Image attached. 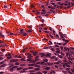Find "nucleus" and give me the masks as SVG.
Masks as SVG:
<instances>
[{"mask_svg":"<svg viewBox=\"0 0 74 74\" xmlns=\"http://www.w3.org/2000/svg\"><path fill=\"white\" fill-rule=\"evenodd\" d=\"M55 58V56H53V57H52L51 58V59H54V58Z\"/></svg>","mask_w":74,"mask_h":74,"instance_id":"de8ad7c7","label":"nucleus"},{"mask_svg":"<svg viewBox=\"0 0 74 74\" xmlns=\"http://www.w3.org/2000/svg\"><path fill=\"white\" fill-rule=\"evenodd\" d=\"M22 58V57L20 56L18 57V58Z\"/></svg>","mask_w":74,"mask_h":74,"instance_id":"338daca9","label":"nucleus"},{"mask_svg":"<svg viewBox=\"0 0 74 74\" xmlns=\"http://www.w3.org/2000/svg\"><path fill=\"white\" fill-rule=\"evenodd\" d=\"M62 62H55L54 63V64H59V63H60Z\"/></svg>","mask_w":74,"mask_h":74,"instance_id":"4468645a","label":"nucleus"},{"mask_svg":"<svg viewBox=\"0 0 74 74\" xmlns=\"http://www.w3.org/2000/svg\"><path fill=\"white\" fill-rule=\"evenodd\" d=\"M42 72L45 74H46L47 73V71H43Z\"/></svg>","mask_w":74,"mask_h":74,"instance_id":"c756f323","label":"nucleus"},{"mask_svg":"<svg viewBox=\"0 0 74 74\" xmlns=\"http://www.w3.org/2000/svg\"><path fill=\"white\" fill-rule=\"evenodd\" d=\"M0 36L1 37H3V38H4V37L5 36H4V35H3V34H2L0 35Z\"/></svg>","mask_w":74,"mask_h":74,"instance_id":"bb28decb","label":"nucleus"},{"mask_svg":"<svg viewBox=\"0 0 74 74\" xmlns=\"http://www.w3.org/2000/svg\"><path fill=\"white\" fill-rule=\"evenodd\" d=\"M40 62H37V63H36V64H40Z\"/></svg>","mask_w":74,"mask_h":74,"instance_id":"603ef678","label":"nucleus"},{"mask_svg":"<svg viewBox=\"0 0 74 74\" xmlns=\"http://www.w3.org/2000/svg\"><path fill=\"white\" fill-rule=\"evenodd\" d=\"M18 59H12L10 60L11 62H18Z\"/></svg>","mask_w":74,"mask_h":74,"instance_id":"423d86ee","label":"nucleus"},{"mask_svg":"<svg viewBox=\"0 0 74 74\" xmlns=\"http://www.w3.org/2000/svg\"><path fill=\"white\" fill-rule=\"evenodd\" d=\"M14 70V69L13 68H12V69H10V71H13V70Z\"/></svg>","mask_w":74,"mask_h":74,"instance_id":"5fc2aeb1","label":"nucleus"},{"mask_svg":"<svg viewBox=\"0 0 74 74\" xmlns=\"http://www.w3.org/2000/svg\"><path fill=\"white\" fill-rule=\"evenodd\" d=\"M60 53L62 55H63V56H64V54L63 53L61 52Z\"/></svg>","mask_w":74,"mask_h":74,"instance_id":"4c0bfd02","label":"nucleus"},{"mask_svg":"<svg viewBox=\"0 0 74 74\" xmlns=\"http://www.w3.org/2000/svg\"><path fill=\"white\" fill-rule=\"evenodd\" d=\"M57 44H58L59 45H62V44L61 43H57Z\"/></svg>","mask_w":74,"mask_h":74,"instance_id":"0e129e2a","label":"nucleus"},{"mask_svg":"<svg viewBox=\"0 0 74 74\" xmlns=\"http://www.w3.org/2000/svg\"><path fill=\"white\" fill-rule=\"evenodd\" d=\"M21 61H26V60H25L24 59V58H22L21 59Z\"/></svg>","mask_w":74,"mask_h":74,"instance_id":"4be33fe9","label":"nucleus"},{"mask_svg":"<svg viewBox=\"0 0 74 74\" xmlns=\"http://www.w3.org/2000/svg\"><path fill=\"white\" fill-rule=\"evenodd\" d=\"M27 33H24L23 34V36H27Z\"/></svg>","mask_w":74,"mask_h":74,"instance_id":"f8f14e48","label":"nucleus"},{"mask_svg":"<svg viewBox=\"0 0 74 74\" xmlns=\"http://www.w3.org/2000/svg\"><path fill=\"white\" fill-rule=\"evenodd\" d=\"M43 49H48V47H43Z\"/></svg>","mask_w":74,"mask_h":74,"instance_id":"a19ab883","label":"nucleus"},{"mask_svg":"<svg viewBox=\"0 0 74 74\" xmlns=\"http://www.w3.org/2000/svg\"><path fill=\"white\" fill-rule=\"evenodd\" d=\"M10 35H11V36L14 35V33H10Z\"/></svg>","mask_w":74,"mask_h":74,"instance_id":"c9c22d12","label":"nucleus"},{"mask_svg":"<svg viewBox=\"0 0 74 74\" xmlns=\"http://www.w3.org/2000/svg\"><path fill=\"white\" fill-rule=\"evenodd\" d=\"M60 49L62 51H63V47H60Z\"/></svg>","mask_w":74,"mask_h":74,"instance_id":"2f4dec72","label":"nucleus"},{"mask_svg":"<svg viewBox=\"0 0 74 74\" xmlns=\"http://www.w3.org/2000/svg\"><path fill=\"white\" fill-rule=\"evenodd\" d=\"M18 66H16L13 67V68H14L15 69H16V68H18Z\"/></svg>","mask_w":74,"mask_h":74,"instance_id":"f704fd0d","label":"nucleus"},{"mask_svg":"<svg viewBox=\"0 0 74 74\" xmlns=\"http://www.w3.org/2000/svg\"><path fill=\"white\" fill-rule=\"evenodd\" d=\"M30 74H36V73H30Z\"/></svg>","mask_w":74,"mask_h":74,"instance_id":"774afa93","label":"nucleus"},{"mask_svg":"<svg viewBox=\"0 0 74 74\" xmlns=\"http://www.w3.org/2000/svg\"><path fill=\"white\" fill-rule=\"evenodd\" d=\"M28 66H35V67H40V65H39V66L36 65H35V64H28Z\"/></svg>","mask_w":74,"mask_h":74,"instance_id":"f03ea898","label":"nucleus"},{"mask_svg":"<svg viewBox=\"0 0 74 74\" xmlns=\"http://www.w3.org/2000/svg\"><path fill=\"white\" fill-rule=\"evenodd\" d=\"M57 56H59L60 58H63V57L61 55H59V54H58L57 55Z\"/></svg>","mask_w":74,"mask_h":74,"instance_id":"9d476101","label":"nucleus"},{"mask_svg":"<svg viewBox=\"0 0 74 74\" xmlns=\"http://www.w3.org/2000/svg\"><path fill=\"white\" fill-rule=\"evenodd\" d=\"M61 36V37L62 38H64V37H63V36L62 35V34L61 35H60Z\"/></svg>","mask_w":74,"mask_h":74,"instance_id":"864d4df0","label":"nucleus"},{"mask_svg":"<svg viewBox=\"0 0 74 74\" xmlns=\"http://www.w3.org/2000/svg\"><path fill=\"white\" fill-rule=\"evenodd\" d=\"M63 35L65 37H67V35L65 34H64Z\"/></svg>","mask_w":74,"mask_h":74,"instance_id":"3c124183","label":"nucleus"},{"mask_svg":"<svg viewBox=\"0 0 74 74\" xmlns=\"http://www.w3.org/2000/svg\"><path fill=\"white\" fill-rule=\"evenodd\" d=\"M49 42L50 43V44H52V41H49Z\"/></svg>","mask_w":74,"mask_h":74,"instance_id":"bf43d9fd","label":"nucleus"},{"mask_svg":"<svg viewBox=\"0 0 74 74\" xmlns=\"http://www.w3.org/2000/svg\"><path fill=\"white\" fill-rule=\"evenodd\" d=\"M68 55H69V56H70V55H71V54H69V53H66V55L67 56H68Z\"/></svg>","mask_w":74,"mask_h":74,"instance_id":"aec40b11","label":"nucleus"},{"mask_svg":"<svg viewBox=\"0 0 74 74\" xmlns=\"http://www.w3.org/2000/svg\"><path fill=\"white\" fill-rule=\"evenodd\" d=\"M35 70L36 71H39V70H40V68H37L36 69H35Z\"/></svg>","mask_w":74,"mask_h":74,"instance_id":"6ab92c4d","label":"nucleus"},{"mask_svg":"<svg viewBox=\"0 0 74 74\" xmlns=\"http://www.w3.org/2000/svg\"><path fill=\"white\" fill-rule=\"evenodd\" d=\"M56 52L57 53H60V49L57 48L56 49Z\"/></svg>","mask_w":74,"mask_h":74,"instance_id":"7ed1b4c3","label":"nucleus"},{"mask_svg":"<svg viewBox=\"0 0 74 74\" xmlns=\"http://www.w3.org/2000/svg\"><path fill=\"white\" fill-rule=\"evenodd\" d=\"M34 69L33 67H29L28 68V69Z\"/></svg>","mask_w":74,"mask_h":74,"instance_id":"473e14b6","label":"nucleus"},{"mask_svg":"<svg viewBox=\"0 0 74 74\" xmlns=\"http://www.w3.org/2000/svg\"><path fill=\"white\" fill-rule=\"evenodd\" d=\"M28 70V69L25 68V69H23V71H24V70Z\"/></svg>","mask_w":74,"mask_h":74,"instance_id":"e433bc0d","label":"nucleus"},{"mask_svg":"<svg viewBox=\"0 0 74 74\" xmlns=\"http://www.w3.org/2000/svg\"><path fill=\"white\" fill-rule=\"evenodd\" d=\"M71 71H72V72H73V73H74V71L73 70V69H71Z\"/></svg>","mask_w":74,"mask_h":74,"instance_id":"680f3d73","label":"nucleus"},{"mask_svg":"<svg viewBox=\"0 0 74 74\" xmlns=\"http://www.w3.org/2000/svg\"><path fill=\"white\" fill-rule=\"evenodd\" d=\"M42 11H43V12H41L42 14H43V15H44L46 14V13L45 12V10L42 9Z\"/></svg>","mask_w":74,"mask_h":74,"instance_id":"0eeeda50","label":"nucleus"},{"mask_svg":"<svg viewBox=\"0 0 74 74\" xmlns=\"http://www.w3.org/2000/svg\"><path fill=\"white\" fill-rule=\"evenodd\" d=\"M7 56H9V57H8L7 58V59H10L11 58H12V56H11V54L10 53H8V54Z\"/></svg>","mask_w":74,"mask_h":74,"instance_id":"20e7f679","label":"nucleus"},{"mask_svg":"<svg viewBox=\"0 0 74 74\" xmlns=\"http://www.w3.org/2000/svg\"><path fill=\"white\" fill-rule=\"evenodd\" d=\"M5 64H3V65H2L1 66V67H5Z\"/></svg>","mask_w":74,"mask_h":74,"instance_id":"5701e85b","label":"nucleus"},{"mask_svg":"<svg viewBox=\"0 0 74 74\" xmlns=\"http://www.w3.org/2000/svg\"><path fill=\"white\" fill-rule=\"evenodd\" d=\"M32 57V56L31 55L29 54L28 56L27 57V58H31Z\"/></svg>","mask_w":74,"mask_h":74,"instance_id":"c85d7f7f","label":"nucleus"},{"mask_svg":"<svg viewBox=\"0 0 74 74\" xmlns=\"http://www.w3.org/2000/svg\"><path fill=\"white\" fill-rule=\"evenodd\" d=\"M50 36L51 37V38H53V36H52V35H50Z\"/></svg>","mask_w":74,"mask_h":74,"instance_id":"58836bf2","label":"nucleus"},{"mask_svg":"<svg viewBox=\"0 0 74 74\" xmlns=\"http://www.w3.org/2000/svg\"><path fill=\"white\" fill-rule=\"evenodd\" d=\"M66 70L69 71V68H66Z\"/></svg>","mask_w":74,"mask_h":74,"instance_id":"37998d69","label":"nucleus"},{"mask_svg":"<svg viewBox=\"0 0 74 74\" xmlns=\"http://www.w3.org/2000/svg\"><path fill=\"white\" fill-rule=\"evenodd\" d=\"M64 52H65V51H67V49L66 48L64 47Z\"/></svg>","mask_w":74,"mask_h":74,"instance_id":"f3484780","label":"nucleus"},{"mask_svg":"<svg viewBox=\"0 0 74 74\" xmlns=\"http://www.w3.org/2000/svg\"><path fill=\"white\" fill-rule=\"evenodd\" d=\"M13 57L14 58H16V57H17V56L16 55H13Z\"/></svg>","mask_w":74,"mask_h":74,"instance_id":"49530a36","label":"nucleus"},{"mask_svg":"<svg viewBox=\"0 0 74 74\" xmlns=\"http://www.w3.org/2000/svg\"><path fill=\"white\" fill-rule=\"evenodd\" d=\"M50 49L52 51H55V49H54L53 48H52L51 49Z\"/></svg>","mask_w":74,"mask_h":74,"instance_id":"a878e982","label":"nucleus"},{"mask_svg":"<svg viewBox=\"0 0 74 74\" xmlns=\"http://www.w3.org/2000/svg\"><path fill=\"white\" fill-rule=\"evenodd\" d=\"M63 62H67V60H64Z\"/></svg>","mask_w":74,"mask_h":74,"instance_id":"c03bdc74","label":"nucleus"},{"mask_svg":"<svg viewBox=\"0 0 74 74\" xmlns=\"http://www.w3.org/2000/svg\"><path fill=\"white\" fill-rule=\"evenodd\" d=\"M44 19H42V23H43V22H44Z\"/></svg>","mask_w":74,"mask_h":74,"instance_id":"6e6d98bb","label":"nucleus"},{"mask_svg":"<svg viewBox=\"0 0 74 74\" xmlns=\"http://www.w3.org/2000/svg\"><path fill=\"white\" fill-rule=\"evenodd\" d=\"M36 74H42V73H41L40 71H39L36 73Z\"/></svg>","mask_w":74,"mask_h":74,"instance_id":"412c9836","label":"nucleus"},{"mask_svg":"<svg viewBox=\"0 0 74 74\" xmlns=\"http://www.w3.org/2000/svg\"><path fill=\"white\" fill-rule=\"evenodd\" d=\"M64 5H68V4L66 3H64Z\"/></svg>","mask_w":74,"mask_h":74,"instance_id":"69168bd1","label":"nucleus"},{"mask_svg":"<svg viewBox=\"0 0 74 74\" xmlns=\"http://www.w3.org/2000/svg\"><path fill=\"white\" fill-rule=\"evenodd\" d=\"M45 64L47 66V65H48V66H51V65H53V63H49V62H47Z\"/></svg>","mask_w":74,"mask_h":74,"instance_id":"39448f33","label":"nucleus"},{"mask_svg":"<svg viewBox=\"0 0 74 74\" xmlns=\"http://www.w3.org/2000/svg\"><path fill=\"white\" fill-rule=\"evenodd\" d=\"M56 36L57 38H59V35H58V34H56Z\"/></svg>","mask_w":74,"mask_h":74,"instance_id":"8fccbe9b","label":"nucleus"},{"mask_svg":"<svg viewBox=\"0 0 74 74\" xmlns=\"http://www.w3.org/2000/svg\"><path fill=\"white\" fill-rule=\"evenodd\" d=\"M25 71H22L21 72H20V73H25Z\"/></svg>","mask_w":74,"mask_h":74,"instance_id":"052dcab7","label":"nucleus"},{"mask_svg":"<svg viewBox=\"0 0 74 74\" xmlns=\"http://www.w3.org/2000/svg\"><path fill=\"white\" fill-rule=\"evenodd\" d=\"M29 72H35V71H34V70L30 71H29Z\"/></svg>","mask_w":74,"mask_h":74,"instance_id":"ea45409f","label":"nucleus"},{"mask_svg":"<svg viewBox=\"0 0 74 74\" xmlns=\"http://www.w3.org/2000/svg\"><path fill=\"white\" fill-rule=\"evenodd\" d=\"M55 46H56V47H57L58 48H59V46H58V45H55Z\"/></svg>","mask_w":74,"mask_h":74,"instance_id":"4d7b16f0","label":"nucleus"},{"mask_svg":"<svg viewBox=\"0 0 74 74\" xmlns=\"http://www.w3.org/2000/svg\"><path fill=\"white\" fill-rule=\"evenodd\" d=\"M43 61L44 62H48V60L47 59H43Z\"/></svg>","mask_w":74,"mask_h":74,"instance_id":"a211bd4d","label":"nucleus"},{"mask_svg":"<svg viewBox=\"0 0 74 74\" xmlns=\"http://www.w3.org/2000/svg\"><path fill=\"white\" fill-rule=\"evenodd\" d=\"M44 63H45L44 62H42L40 64H44Z\"/></svg>","mask_w":74,"mask_h":74,"instance_id":"79ce46f5","label":"nucleus"},{"mask_svg":"<svg viewBox=\"0 0 74 74\" xmlns=\"http://www.w3.org/2000/svg\"><path fill=\"white\" fill-rule=\"evenodd\" d=\"M51 53H48L46 55L47 56H51Z\"/></svg>","mask_w":74,"mask_h":74,"instance_id":"9b49d317","label":"nucleus"},{"mask_svg":"<svg viewBox=\"0 0 74 74\" xmlns=\"http://www.w3.org/2000/svg\"><path fill=\"white\" fill-rule=\"evenodd\" d=\"M4 7V8H8V6H7L6 5H5Z\"/></svg>","mask_w":74,"mask_h":74,"instance_id":"7c9ffc66","label":"nucleus"},{"mask_svg":"<svg viewBox=\"0 0 74 74\" xmlns=\"http://www.w3.org/2000/svg\"><path fill=\"white\" fill-rule=\"evenodd\" d=\"M58 58H55V60L56 61H57V60H58Z\"/></svg>","mask_w":74,"mask_h":74,"instance_id":"a18cd8bd","label":"nucleus"},{"mask_svg":"<svg viewBox=\"0 0 74 74\" xmlns=\"http://www.w3.org/2000/svg\"><path fill=\"white\" fill-rule=\"evenodd\" d=\"M44 30H47L48 29H47V28L45 27L44 28Z\"/></svg>","mask_w":74,"mask_h":74,"instance_id":"13d9d810","label":"nucleus"},{"mask_svg":"<svg viewBox=\"0 0 74 74\" xmlns=\"http://www.w3.org/2000/svg\"><path fill=\"white\" fill-rule=\"evenodd\" d=\"M1 50L3 52H4V51H5V49H2Z\"/></svg>","mask_w":74,"mask_h":74,"instance_id":"09e8293b","label":"nucleus"},{"mask_svg":"<svg viewBox=\"0 0 74 74\" xmlns=\"http://www.w3.org/2000/svg\"><path fill=\"white\" fill-rule=\"evenodd\" d=\"M39 58V56H37V57H35V60L34 61H32V60H31V59H28L27 60V61H28L29 62H32L33 63H35L36 61H38V60H39L40 59H38Z\"/></svg>","mask_w":74,"mask_h":74,"instance_id":"f257e3e1","label":"nucleus"},{"mask_svg":"<svg viewBox=\"0 0 74 74\" xmlns=\"http://www.w3.org/2000/svg\"><path fill=\"white\" fill-rule=\"evenodd\" d=\"M65 64V65H66V67H70V66L68 65H67V64Z\"/></svg>","mask_w":74,"mask_h":74,"instance_id":"cd10ccee","label":"nucleus"},{"mask_svg":"<svg viewBox=\"0 0 74 74\" xmlns=\"http://www.w3.org/2000/svg\"><path fill=\"white\" fill-rule=\"evenodd\" d=\"M52 72L53 74H55V72L54 71H52Z\"/></svg>","mask_w":74,"mask_h":74,"instance_id":"e2e57ef3","label":"nucleus"},{"mask_svg":"<svg viewBox=\"0 0 74 74\" xmlns=\"http://www.w3.org/2000/svg\"><path fill=\"white\" fill-rule=\"evenodd\" d=\"M23 31H24L23 29H21L20 30V32H20V33H22V34H23Z\"/></svg>","mask_w":74,"mask_h":74,"instance_id":"1a4fd4ad","label":"nucleus"},{"mask_svg":"<svg viewBox=\"0 0 74 74\" xmlns=\"http://www.w3.org/2000/svg\"><path fill=\"white\" fill-rule=\"evenodd\" d=\"M41 55H42V56H41V57H43V56H44V53H41Z\"/></svg>","mask_w":74,"mask_h":74,"instance_id":"72a5a7b5","label":"nucleus"},{"mask_svg":"<svg viewBox=\"0 0 74 74\" xmlns=\"http://www.w3.org/2000/svg\"><path fill=\"white\" fill-rule=\"evenodd\" d=\"M37 52H33V55L34 56H36L37 55Z\"/></svg>","mask_w":74,"mask_h":74,"instance_id":"ddd939ff","label":"nucleus"},{"mask_svg":"<svg viewBox=\"0 0 74 74\" xmlns=\"http://www.w3.org/2000/svg\"><path fill=\"white\" fill-rule=\"evenodd\" d=\"M23 69V68H18L17 69V70H22V69Z\"/></svg>","mask_w":74,"mask_h":74,"instance_id":"dca6fc26","label":"nucleus"},{"mask_svg":"<svg viewBox=\"0 0 74 74\" xmlns=\"http://www.w3.org/2000/svg\"><path fill=\"white\" fill-rule=\"evenodd\" d=\"M25 64H22L21 65H20V66H25Z\"/></svg>","mask_w":74,"mask_h":74,"instance_id":"393cba45","label":"nucleus"},{"mask_svg":"<svg viewBox=\"0 0 74 74\" xmlns=\"http://www.w3.org/2000/svg\"><path fill=\"white\" fill-rule=\"evenodd\" d=\"M32 29H29V30L28 31H27V32L29 33L32 32Z\"/></svg>","mask_w":74,"mask_h":74,"instance_id":"2eb2a0df","label":"nucleus"},{"mask_svg":"<svg viewBox=\"0 0 74 74\" xmlns=\"http://www.w3.org/2000/svg\"><path fill=\"white\" fill-rule=\"evenodd\" d=\"M15 65H16V66H18V65H19V63L18 62H16L15 63Z\"/></svg>","mask_w":74,"mask_h":74,"instance_id":"b1692460","label":"nucleus"},{"mask_svg":"<svg viewBox=\"0 0 74 74\" xmlns=\"http://www.w3.org/2000/svg\"><path fill=\"white\" fill-rule=\"evenodd\" d=\"M49 69H51V67H46L45 68V70H49Z\"/></svg>","mask_w":74,"mask_h":74,"instance_id":"6e6552de","label":"nucleus"}]
</instances>
